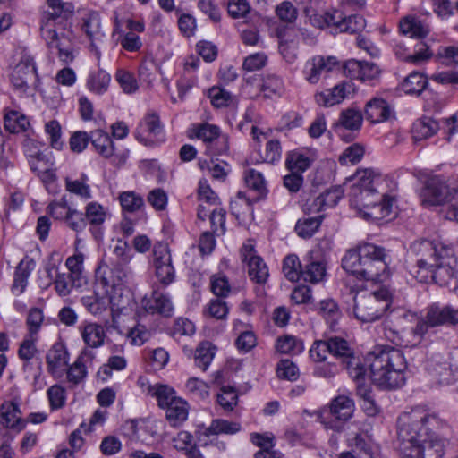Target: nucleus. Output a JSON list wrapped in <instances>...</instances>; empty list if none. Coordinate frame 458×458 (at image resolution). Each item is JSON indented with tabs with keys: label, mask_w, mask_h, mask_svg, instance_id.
Masks as SVG:
<instances>
[{
	"label": "nucleus",
	"mask_w": 458,
	"mask_h": 458,
	"mask_svg": "<svg viewBox=\"0 0 458 458\" xmlns=\"http://www.w3.org/2000/svg\"><path fill=\"white\" fill-rule=\"evenodd\" d=\"M106 293L114 316L124 312L132 303L131 294L125 287H107Z\"/></svg>",
	"instance_id": "obj_28"
},
{
	"label": "nucleus",
	"mask_w": 458,
	"mask_h": 458,
	"mask_svg": "<svg viewBox=\"0 0 458 458\" xmlns=\"http://www.w3.org/2000/svg\"><path fill=\"white\" fill-rule=\"evenodd\" d=\"M391 305V294L386 288L374 293L360 292L352 297V313L361 323L381 318Z\"/></svg>",
	"instance_id": "obj_7"
},
{
	"label": "nucleus",
	"mask_w": 458,
	"mask_h": 458,
	"mask_svg": "<svg viewBox=\"0 0 458 458\" xmlns=\"http://www.w3.org/2000/svg\"><path fill=\"white\" fill-rule=\"evenodd\" d=\"M188 137L200 140L206 146L205 154L209 157L223 155L229 149L228 136L222 133L220 128L215 124H193L188 131Z\"/></svg>",
	"instance_id": "obj_9"
},
{
	"label": "nucleus",
	"mask_w": 458,
	"mask_h": 458,
	"mask_svg": "<svg viewBox=\"0 0 458 458\" xmlns=\"http://www.w3.org/2000/svg\"><path fill=\"white\" fill-rule=\"evenodd\" d=\"M276 349L280 353L294 355L301 353L304 349V345L302 341L295 336L284 335L277 338Z\"/></svg>",
	"instance_id": "obj_49"
},
{
	"label": "nucleus",
	"mask_w": 458,
	"mask_h": 458,
	"mask_svg": "<svg viewBox=\"0 0 458 458\" xmlns=\"http://www.w3.org/2000/svg\"><path fill=\"white\" fill-rule=\"evenodd\" d=\"M276 373L279 378L295 381L299 377V369L293 361L282 360L277 364Z\"/></svg>",
	"instance_id": "obj_62"
},
{
	"label": "nucleus",
	"mask_w": 458,
	"mask_h": 458,
	"mask_svg": "<svg viewBox=\"0 0 458 458\" xmlns=\"http://www.w3.org/2000/svg\"><path fill=\"white\" fill-rule=\"evenodd\" d=\"M241 429L242 426L238 422L216 419L212 420L210 426L206 429L205 435L207 437L219 434L233 435L241 431Z\"/></svg>",
	"instance_id": "obj_44"
},
{
	"label": "nucleus",
	"mask_w": 458,
	"mask_h": 458,
	"mask_svg": "<svg viewBox=\"0 0 458 458\" xmlns=\"http://www.w3.org/2000/svg\"><path fill=\"white\" fill-rule=\"evenodd\" d=\"M329 411L335 419L346 421L353 414L354 402L348 396L339 395L331 402Z\"/></svg>",
	"instance_id": "obj_33"
},
{
	"label": "nucleus",
	"mask_w": 458,
	"mask_h": 458,
	"mask_svg": "<svg viewBox=\"0 0 458 458\" xmlns=\"http://www.w3.org/2000/svg\"><path fill=\"white\" fill-rule=\"evenodd\" d=\"M434 414L416 407L399 418L397 448L403 458H442L444 441L434 434Z\"/></svg>",
	"instance_id": "obj_1"
},
{
	"label": "nucleus",
	"mask_w": 458,
	"mask_h": 458,
	"mask_svg": "<svg viewBox=\"0 0 458 458\" xmlns=\"http://www.w3.org/2000/svg\"><path fill=\"white\" fill-rule=\"evenodd\" d=\"M81 302L93 315L101 314L107 307L106 296L96 290L91 294L81 297Z\"/></svg>",
	"instance_id": "obj_47"
},
{
	"label": "nucleus",
	"mask_w": 458,
	"mask_h": 458,
	"mask_svg": "<svg viewBox=\"0 0 458 458\" xmlns=\"http://www.w3.org/2000/svg\"><path fill=\"white\" fill-rule=\"evenodd\" d=\"M427 370L439 382V384L449 385L454 380L453 370L447 359L441 354H434L428 359L426 363Z\"/></svg>",
	"instance_id": "obj_22"
},
{
	"label": "nucleus",
	"mask_w": 458,
	"mask_h": 458,
	"mask_svg": "<svg viewBox=\"0 0 458 458\" xmlns=\"http://www.w3.org/2000/svg\"><path fill=\"white\" fill-rule=\"evenodd\" d=\"M415 265L409 274L420 283L434 282L440 286L456 283L457 259L451 245L438 241L420 240L412 243Z\"/></svg>",
	"instance_id": "obj_2"
},
{
	"label": "nucleus",
	"mask_w": 458,
	"mask_h": 458,
	"mask_svg": "<svg viewBox=\"0 0 458 458\" xmlns=\"http://www.w3.org/2000/svg\"><path fill=\"white\" fill-rule=\"evenodd\" d=\"M439 129L438 123L431 117L424 116L414 122L411 129L412 138L416 141L426 140Z\"/></svg>",
	"instance_id": "obj_34"
},
{
	"label": "nucleus",
	"mask_w": 458,
	"mask_h": 458,
	"mask_svg": "<svg viewBox=\"0 0 458 458\" xmlns=\"http://www.w3.org/2000/svg\"><path fill=\"white\" fill-rule=\"evenodd\" d=\"M387 258L384 248L364 243L345 253L342 259V267L358 278L380 282L389 276Z\"/></svg>",
	"instance_id": "obj_6"
},
{
	"label": "nucleus",
	"mask_w": 458,
	"mask_h": 458,
	"mask_svg": "<svg viewBox=\"0 0 458 458\" xmlns=\"http://www.w3.org/2000/svg\"><path fill=\"white\" fill-rule=\"evenodd\" d=\"M134 135L136 140L145 146L164 142L165 134L159 115L155 112H148L140 122Z\"/></svg>",
	"instance_id": "obj_13"
},
{
	"label": "nucleus",
	"mask_w": 458,
	"mask_h": 458,
	"mask_svg": "<svg viewBox=\"0 0 458 458\" xmlns=\"http://www.w3.org/2000/svg\"><path fill=\"white\" fill-rule=\"evenodd\" d=\"M303 267L295 254L287 255L283 261V272L284 276L291 282H297L302 276Z\"/></svg>",
	"instance_id": "obj_46"
},
{
	"label": "nucleus",
	"mask_w": 458,
	"mask_h": 458,
	"mask_svg": "<svg viewBox=\"0 0 458 458\" xmlns=\"http://www.w3.org/2000/svg\"><path fill=\"white\" fill-rule=\"evenodd\" d=\"M323 216L314 217L301 218L295 225L296 233L301 238L311 237L319 228Z\"/></svg>",
	"instance_id": "obj_52"
},
{
	"label": "nucleus",
	"mask_w": 458,
	"mask_h": 458,
	"mask_svg": "<svg viewBox=\"0 0 458 458\" xmlns=\"http://www.w3.org/2000/svg\"><path fill=\"white\" fill-rule=\"evenodd\" d=\"M64 224L68 228L76 233L82 232L87 226L84 214L72 208L68 211Z\"/></svg>",
	"instance_id": "obj_61"
},
{
	"label": "nucleus",
	"mask_w": 458,
	"mask_h": 458,
	"mask_svg": "<svg viewBox=\"0 0 458 458\" xmlns=\"http://www.w3.org/2000/svg\"><path fill=\"white\" fill-rule=\"evenodd\" d=\"M457 191L450 188L439 177L428 179L420 193L421 205L425 208L442 206L454 199Z\"/></svg>",
	"instance_id": "obj_11"
},
{
	"label": "nucleus",
	"mask_w": 458,
	"mask_h": 458,
	"mask_svg": "<svg viewBox=\"0 0 458 458\" xmlns=\"http://www.w3.org/2000/svg\"><path fill=\"white\" fill-rule=\"evenodd\" d=\"M118 199L123 211L125 213L132 214L140 211L145 205L143 197L133 191L121 192Z\"/></svg>",
	"instance_id": "obj_40"
},
{
	"label": "nucleus",
	"mask_w": 458,
	"mask_h": 458,
	"mask_svg": "<svg viewBox=\"0 0 458 458\" xmlns=\"http://www.w3.org/2000/svg\"><path fill=\"white\" fill-rule=\"evenodd\" d=\"M93 359V352L89 349H83L76 361L68 369L66 368L65 372L68 382L73 386H77L82 382L88 374L86 362L88 360L91 361Z\"/></svg>",
	"instance_id": "obj_26"
},
{
	"label": "nucleus",
	"mask_w": 458,
	"mask_h": 458,
	"mask_svg": "<svg viewBox=\"0 0 458 458\" xmlns=\"http://www.w3.org/2000/svg\"><path fill=\"white\" fill-rule=\"evenodd\" d=\"M399 29L402 34L410 38H423L429 33V28L415 17H407L400 21Z\"/></svg>",
	"instance_id": "obj_36"
},
{
	"label": "nucleus",
	"mask_w": 458,
	"mask_h": 458,
	"mask_svg": "<svg viewBox=\"0 0 458 458\" xmlns=\"http://www.w3.org/2000/svg\"><path fill=\"white\" fill-rule=\"evenodd\" d=\"M152 334L151 329L138 322L128 330L125 337L131 345L141 346L151 338Z\"/></svg>",
	"instance_id": "obj_50"
},
{
	"label": "nucleus",
	"mask_w": 458,
	"mask_h": 458,
	"mask_svg": "<svg viewBox=\"0 0 458 458\" xmlns=\"http://www.w3.org/2000/svg\"><path fill=\"white\" fill-rule=\"evenodd\" d=\"M392 110L388 103L383 99L375 98L369 100L365 106V116L372 123H382L389 119Z\"/></svg>",
	"instance_id": "obj_30"
},
{
	"label": "nucleus",
	"mask_w": 458,
	"mask_h": 458,
	"mask_svg": "<svg viewBox=\"0 0 458 458\" xmlns=\"http://www.w3.org/2000/svg\"><path fill=\"white\" fill-rule=\"evenodd\" d=\"M214 356L215 347L208 341L202 342L195 351V365L205 371L213 360Z\"/></svg>",
	"instance_id": "obj_48"
},
{
	"label": "nucleus",
	"mask_w": 458,
	"mask_h": 458,
	"mask_svg": "<svg viewBox=\"0 0 458 458\" xmlns=\"http://www.w3.org/2000/svg\"><path fill=\"white\" fill-rule=\"evenodd\" d=\"M131 270L129 265L112 263L108 274L101 276L100 281L105 287H125L131 276Z\"/></svg>",
	"instance_id": "obj_27"
},
{
	"label": "nucleus",
	"mask_w": 458,
	"mask_h": 458,
	"mask_svg": "<svg viewBox=\"0 0 458 458\" xmlns=\"http://www.w3.org/2000/svg\"><path fill=\"white\" fill-rule=\"evenodd\" d=\"M47 11L41 17V36L51 53L57 55L64 63H71L73 58V47L71 40L64 36L67 21L72 16L74 6L62 0H47Z\"/></svg>",
	"instance_id": "obj_4"
},
{
	"label": "nucleus",
	"mask_w": 458,
	"mask_h": 458,
	"mask_svg": "<svg viewBox=\"0 0 458 458\" xmlns=\"http://www.w3.org/2000/svg\"><path fill=\"white\" fill-rule=\"evenodd\" d=\"M145 310L151 314H159L163 317H171L174 313V304L166 293L153 292L151 297L144 301Z\"/></svg>",
	"instance_id": "obj_25"
},
{
	"label": "nucleus",
	"mask_w": 458,
	"mask_h": 458,
	"mask_svg": "<svg viewBox=\"0 0 458 458\" xmlns=\"http://www.w3.org/2000/svg\"><path fill=\"white\" fill-rule=\"evenodd\" d=\"M111 81V76L106 71L99 69L96 72H91L87 79V88L89 91L103 95L108 90Z\"/></svg>",
	"instance_id": "obj_38"
},
{
	"label": "nucleus",
	"mask_w": 458,
	"mask_h": 458,
	"mask_svg": "<svg viewBox=\"0 0 458 458\" xmlns=\"http://www.w3.org/2000/svg\"><path fill=\"white\" fill-rule=\"evenodd\" d=\"M372 382L381 389L395 390L406 381L407 364L403 352L389 346H377L368 353Z\"/></svg>",
	"instance_id": "obj_5"
},
{
	"label": "nucleus",
	"mask_w": 458,
	"mask_h": 458,
	"mask_svg": "<svg viewBox=\"0 0 458 458\" xmlns=\"http://www.w3.org/2000/svg\"><path fill=\"white\" fill-rule=\"evenodd\" d=\"M310 159L304 154L291 152L285 161L286 167L291 171L301 174L310 166Z\"/></svg>",
	"instance_id": "obj_57"
},
{
	"label": "nucleus",
	"mask_w": 458,
	"mask_h": 458,
	"mask_svg": "<svg viewBox=\"0 0 458 458\" xmlns=\"http://www.w3.org/2000/svg\"><path fill=\"white\" fill-rule=\"evenodd\" d=\"M241 259L248 267V275L251 281L265 284L269 276L268 267L263 259L257 254L254 242L247 240L241 248Z\"/></svg>",
	"instance_id": "obj_14"
},
{
	"label": "nucleus",
	"mask_w": 458,
	"mask_h": 458,
	"mask_svg": "<svg viewBox=\"0 0 458 458\" xmlns=\"http://www.w3.org/2000/svg\"><path fill=\"white\" fill-rule=\"evenodd\" d=\"M329 341V353L340 360V363L343 360L354 352L350 344L341 337H330Z\"/></svg>",
	"instance_id": "obj_54"
},
{
	"label": "nucleus",
	"mask_w": 458,
	"mask_h": 458,
	"mask_svg": "<svg viewBox=\"0 0 458 458\" xmlns=\"http://www.w3.org/2000/svg\"><path fill=\"white\" fill-rule=\"evenodd\" d=\"M151 265L156 277L162 285L167 286L174 281L175 270L166 243L159 242L154 244Z\"/></svg>",
	"instance_id": "obj_12"
},
{
	"label": "nucleus",
	"mask_w": 458,
	"mask_h": 458,
	"mask_svg": "<svg viewBox=\"0 0 458 458\" xmlns=\"http://www.w3.org/2000/svg\"><path fill=\"white\" fill-rule=\"evenodd\" d=\"M238 402V394L236 390L229 386H224L217 394V403L225 411H233Z\"/></svg>",
	"instance_id": "obj_59"
},
{
	"label": "nucleus",
	"mask_w": 458,
	"mask_h": 458,
	"mask_svg": "<svg viewBox=\"0 0 458 458\" xmlns=\"http://www.w3.org/2000/svg\"><path fill=\"white\" fill-rule=\"evenodd\" d=\"M317 311L332 329L335 328L342 318V311L339 305L332 298L321 300L318 304Z\"/></svg>",
	"instance_id": "obj_31"
},
{
	"label": "nucleus",
	"mask_w": 458,
	"mask_h": 458,
	"mask_svg": "<svg viewBox=\"0 0 458 458\" xmlns=\"http://www.w3.org/2000/svg\"><path fill=\"white\" fill-rule=\"evenodd\" d=\"M72 275L69 273H60L57 272L55 278L54 280L55 288L58 295L60 296H67L73 286L80 285V284H76V281H79Z\"/></svg>",
	"instance_id": "obj_55"
},
{
	"label": "nucleus",
	"mask_w": 458,
	"mask_h": 458,
	"mask_svg": "<svg viewBox=\"0 0 458 458\" xmlns=\"http://www.w3.org/2000/svg\"><path fill=\"white\" fill-rule=\"evenodd\" d=\"M427 78L417 72L410 73L401 84V89L407 95L419 96L427 87Z\"/></svg>",
	"instance_id": "obj_39"
},
{
	"label": "nucleus",
	"mask_w": 458,
	"mask_h": 458,
	"mask_svg": "<svg viewBox=\"0 0 458 458\" xmlns=\"http://www.w3.org/2000/svg\"><path fill=\"white\" fill-rule=\"evenodd\" d=\"M28 126L27 118L16 111H11L4 116V127L12 133L24 131Z\"/></svg>",
	"instance_id": "obj_56"
},
{
	"label": "nucleus",
	"mask_w": 458,
	"mask_h": 458,
	"mask_svg": "<svg viewBox=\"0 0 458 458\" xmlns=\"http://www.w3.org/2000/svg\"><path fill=\"white\" fill-rule=\"evenodd\" d=\"M433 55L429 50L428 46L424 42H419L415 46L414 53L407 55L405 61L410 62L413 64H420L431 58Z\"/></svg>",
	"instance_id": "obj_63"
},
{
	"label": "nucleus",
	"mask_w": 458,
	"mask_h": 458,
	"mask_svg": "<svg viewBox=\"0 0 458 458\" xmlns=\"http://www.w3.org/2000/svg\"><path fill=\"white\" fill-rule=\"evenodd\" d=\"M353 90L352 84L349 81H342L332 89H327L315 94V101L318 106L330 107L340 104Z\"/></svg>",
	"instance_id": "obj_21"
},
{
	"label": "nucleus",
	"mask_w": 458,
	"mask_h": 458,
	"mask_svg": "<svg viewBox=\"0 0 458 458\" xmlns=\"http://www.w3.org/2000/svg\"><path fill=\"white\" fill-rule=\"evenodd\" d=\"M425 316L431 327L458 324V309L454 310L449 305L432 303L426 308Z\"/></svg>",
	"instance_id": "obj_19"
},
{
	"label": "nucleus",
	"mask_w": 458,
	"mask_h": 458,
	"mask_svg": "<svg viewBox=\"0 0 458 458\" xmlns=\"http://www.w3.org/2000/svg\"><path fill=\"white\" fill-rule=\"evenodd\" d=\"M326 276V267L321 261L309 259L305 264L301 278L311 284H318Z\"/></svg>",
	"instance_id": "obj_43"
},
{
	"label": "nucleus",
	"mask_w": 458,
	"mask_h": 458,
	"mask_svg": "<svg viewBox=\"0 0 458 458\" xmlns=\"http://www.w3.org/2000/svg\"><path fill=\"white\" fill-rule=\"evenodd\" d=\"M363 115L354 108H346L340 113L339 118L334 123L332 129L344 141H352L362 126Z\"/></svg>",
	"instance_id": "obj_17"
},
{
	"label": "nucleus",
	"mask_w": 458,
	"mask_h": 458,
	"mask_svg": "<svg viewBox=\"0 0 458 458\" xmlns=\"http://www.w3.org/2000/svg\"><path fill=\"white\" fill-rule=\"evenodd\" d=\"M80 332L84 349H97L104 345L106 339V331L104 327L95 322H86L80 327Z\"/></svg>",
	"instance_id": "obj_24"
},
{
	"label": "nucleus",
	"mask_w": 458,
	"mask_h": 458,
	"mask_svg": "<svg viewBox=\"0 0 458 458\" xmlns=\"http://www.w3.org/2000/svg\"><path fill=\"white\" fill-rule=\"evenodd\" d=\"M198 164L199 169L202 171H208L213 179L218 181L225 180L228 174V171L226 170L228 165L225 162L211 158L210 160L199 159Z\"/></svg>",
	"instance_id": "obj_42"
},
{
	"label": "nucleus",
	"mask_w": 458,
	"mask_h": 458,
	"mask_svg": "<svg viewBox=\"0 0 458 458\" xmlns=\"http://www.w3.org/2000/svg\"><path fill=\"white\" fill-rule=\"evenodd\" d=\"M344 73L352 79L372 81L379 76L380 70L374 63L351 59L344 64Z\"/></svg>",
	"instance_id": "obj_20"
},
{
	"label": "nucleus",
	"mask_w": 458,
	"mask_h": 458,
	"mask_svg": "<svg viewBox=\"0 0 458 458\" xmlns=\"http://www.w3.org/2000/svg\"><path fill=\"white\" fill-rule=\"evenodd\" d=\"M0 423L4 428L17 431H21L26 426V421L21 418L19 406L14 403H6L0 406Z\"/></svg>",
	"instance_id": "obj_29"
},
{
	"label": "nucleus",
	"mask_w": 458,
	"mask_h": 458,
	"mask_svg": "<svg viewBox=\"0 0 458 458\" xmlns=\"http://www.w3.org/2000/svg\"><path fill=\"white\" fill-rule=\"evenodd\" d=\"M339 62L332 55H314L304 64L302 74L310 84H317L322 78L338 68Z\"/></svg>",
	"instance_id": "obj_16"
},
{
	"label": "nucleus",
	"mask_w": 458,
	"mask_h": 458,
	"mask_svg": "<svg viewBox=\"0 0 458 458\" xmlns=\"http://www.w3.org/2000/svg\"><path fill=\"white\" fill-rule=\"evenodd\" d=\"M127 361L123 356H111L106 364H104L98 370V375L103 376L102 378L106 379L112 375V370H123L126 368Z\"/></svg>",
	"instance_id": "obj_60"
},
{
	"label": "nucleus",
	"mask_w": 458,
	"mask_h": 458,
	"mask_svg": "<svg viewBox=\"0 0 458 458\" xmlns=\"http://www.w3.org/2000/svg\"><path fill=\"white\" fill-rule=\"evenodd\" d=\"M82 29L91 40V47L95 52L97 59L99 61L100 51L98 49L94 43V41L100 40L104 36L103 32L101 31V25L98 15L97 13H89L87 17H85L83 19Z\"/></svg>",
	"instance_id": "obj_32"
},
{
	"label": "nucleus",
	"mask_w": 458,
	"mask_h": 458,
	"mask_svg": "<svg viewBox=\"0 0 458 458\" xmlns=\"http://www.w3.org/2000/svg\"><path fill=\"white\" fill-rule=\"evenodd\" d=\"M343 369H344L349 377L354 382L365 381L368 369H369V362L368 361V355L362 357L356 354L355 352L343 360L340 363Z\"/></svg>",
	"instance_id": "obj_23"
},
{
	"label": "nucleus",
	"mask_w": 458,
	"mask_h": 458,
	"mask_svg": "<svg viewBox=\"0 0 458 458\" xmlns=\"http://www.w3.org/2000/svg\"><path fill=\"white\" fill-rule=\"evenodd\" d=\"M72 208L68 205L65 198H62L60 201H52L47 208V214L56 220H63L64 222L68 216V211Z\"/></svg>",
	"instance_id": "obj_64"
},
{
	"label": "nucleus",
	"mask_w": 458,
	"mask_h": 458,
	"mask_svg": "<svg viewBox=\"0 0 458 458\" xmlns=\"http://www.w3.org/2000/svg\"><path fill=\"white\" fill-rule=\"evenodd\" d=\"M211 104L216 108L226 107L233 102V95L220 86H214L208 91Z\"/></svg>",
	"instance_id": "obj_53"
},
{
	"label": "nucleus",
	"mask_w": 458,
	"mask_h": 458,
	"mask_svg": "<svg viewBox=\"0 0 458 458\" xmlns=\"http://www.w3.org/2000/svg\"><path fill=\"white\" fill-rule=\"evenodd\" d=\"M38 80L35 62L29 55L23 56L11 73L12 85L14 89L22 94L27 93L30 87L35 86Z\"/></svg>",
	"instance_id": "obj_15"
},
{
	"label": "nucleus",
	"mask_w": 458,
	"mask_h": 458,
	"mask_svg": "<svg viewBox=\"0 0 458 458\" xmlns=\"http://www.w3.org/2000/svg\"><path fill=\"white\" fill-rule=\"evenodd\" d=\"M69 361L68 351L62 342L55 343L46 356L47 371L56 378L63 377Z\"/></svg>",
	"instance_id": "obj_18"
},
{
	"label": "nucleus",
	"mask_w": 458,
	"mask_h": 458,
	"mask_svg": "<svg viewBox=\"0 0 458 458\" xmlns=\"http://www.w3.org/2000/svg\"><path fill=\"white\" fill-rule=\"evenodd\" d=\"M45 132L47 135L49 145L56 149L61 150L64 147L62 140V128L56 120H52L45 124Z\"/></svg>",
	"instance_id": "obj_58"
},
{
	"label": "nucleus",
	"mask_w": 458,
	"mask_h": 458,
	"mask_svg": "<svg viewBox=\"0 0 458 458\" xmlns=\"http://www.w3.org/2000/svg\"><path fill=\"white\" fill-rule=\"evenodd\" d=\"M148 394L156 397L160 408L165 410V418L170 426L178 427L187 420L189 405L176 395L174 388L167 385L150 386Z\"/></svg>",
	"instance_id": "obj_8"
},
{
	"label": "nucleus",
	"mask_w": 458,
	"mask_h": 458,
	"mask_svg": "<svg viewBox=\"0 0 458 458\" xmlns=\"http://www.w3.org/2000/svg\"><path fill=\"white\" fill-rule=\"evenodd\" d=\"M32 262L21 260L16 267L13 282L11 287L12 293L19 296L26 289L28 284V279L32 271Z\"/></svg>",
	"instance_id": "obj_35"
},
{
	"label": "nucleus",
	"mask_w": 458,
	"mask_h": 458,
	"mask_svg": "<svg viewBox=\"0 0 458 458\" xmlns=\"http://www.w3.org/2000/svg\"><path fill=\"white\" fill-rule=\"evenodd\" d=\"M357 182L352 187L351 205L366 219L380 221L387 217L393 209L394 197L383 191L386 177L375 174L366 169L355 175Z\"/></svg>",
	"instance_id": "obj_3"
},
{
	"label": "nucleus",
	"mask_w": 458,
	"mask_h": 458,
	"mask_svg": "<svg viewBox=\"0 0 458 458\" xmlns=\"http://www.w3.org/2000/svg\"><path fill=\"white\" fill-rule=\"evenodd\" d=\"M90 141L98 154L108 158L114 155V146L110 136L102 130L91 131Z\"/></svg>",
	"instance_id": "obj_37"
},
{
	"label": "nucleus",
	"mask_w": 458,
	"mask_h": 458,
	"mask_svg": "<svg viewBox=\"0 0 458 458\" xmlns=\"http://www.w3.org/2000/svg\"><path fill=\"white\" fill-rule=\"evenodd\" d=\"M313 24L318 28L334 27L340 32L359 33L366 27V20L358 14L344 16L343 12L332 9L313 15Z\"/></svg>",
	"instance_id": "obj_10"
},
{
	"label": "nucleus",
	"mask_w": 458,
	"mask_h": 458,
	"mask_svg": "<svg viewBox=\"0 0 458 458\" xmlns=\"http://www.w3.org/2000/svg\"><path fill=\"white\" fill-rule=\"evenodd\" d=\"M86 224L89 223L93 227L102 225L107 216V209L97 201H91L85 208Z\"/></svg>",
	"instance_id": "obj_41"
},
{
	"label": "nucleus",
	"mask_w": 458,
	"mask_h": 458,
	"mask_svg": "<svg viewBox=\"0 0 458 458\" xmlns=\"http://www.w3.org/2000/svg\"><path fill=\"white\" fill-rule=\"evenodd\" d=\"M260 89L266 98L280 97L284 89V81L276 74H267L262 80Z\"/></svg>",
	"instance_id": "obj_45"
},
{
	"label": "nucleus",
	"mask_w": 458,
	"mask_h": 458,
	"mask_svg": "<svg viewBox=\"0 0 458 458\" xmlns=\"http://www.w3.org/2000/svg\"><path fill=\"white\" fill-rule=\"evenodd\" d=\"M88 176L81 174L80 180L65 178V189L67 191L81 197L83 199H89L92 197L89 185L87 183Z\"/></svg>",
	"instance_id": "obj_51"
}]
</instances>
